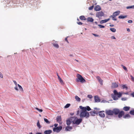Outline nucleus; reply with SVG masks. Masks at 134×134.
<instances>
[{
	"label": "nucleus",
	"mask_w": 134,
	"mask_h": 134,
	"mask_svg": "<svg viewBox=\"0 0 134 134\" xmlns=\"http://www.w3.org/2000/svg\"><path fill=\"white\" fill-rule=\"evenodd\" d=\"M80 114V117L81 118L85 117L87 118L89 117V114L88 112L86 111L85 109H81Z\"/></svg>",
	"instance_id": "nucleus-1"
},
{
	"label": "nucleus",
	"mask_w": 134,
	"mask_h": 134,
	"mask_svg": "<svg viewBox=\"0 0 134 134\" xmlns=\"http://www.w3.org/2000/svg\"><path fill=\"white\" fill-rule=\"evenodd\" d=\"M114 94H112V97L114 100H116L118 99V98H120L122 96L120 92L118 93L116 90L113 91Z\"/></svg>",
	"instance_id": "nucleus-2"
},
{
	"label": "nucleus",
	"mask_w": 134,
	"mask_h": 134,
	"mask_svg": "<svg viewBox=\"0 0 134 134\" xmlns=\"http://www.w3.org/2000/svg\"><path fill=\"white\" fill-rule=\"evenodd\" d=\"M73 124L79 125L82 122V119L81 118L78 119L76 117H72Z\"/></svg>",
	"instance_id": "nucleus-3"
},
{
	"label": "nucleus",
	"mask_w": 134,
	"mask_h": 134,
	"mask_svg": "<svg viewBox=\"0 0 134 134\" xmlns=\"http://www.w3.org/2000/svg\"><path fill=\"white\" fill-rule=\"evenodd\" d=\"M77 78L76 79V81L77 82H80L83 83L86 82L85 80L82 77V76L79 74L77 75Z\"/></svg>",
	"instance_id": "nucleus-4"
},
{
	"label": "nucleus",
	"mask_w": 134,
	"mask_h": 134,
	"mask_svg": "<svg viewBox=\"0 0 134 134\" xmlns=\"http://www.w3.org/2000/svg\"><path fill=\"white\" fill-rule=\"evenodd\" d=\"M62 127L60 126L56 127H54L53 128V130L54 132H59L61 130H62Z\"/></svg>",
	"instance_id": "nucleus-5"
},
{
	"label": "nucleus",
	"mask_w": 134,
	"mask_h": 134,
	"mask_svg": "<svg viewBox=\"0 0 134 134\" xmlns=\"http://www.w3.org/2000/svg\"><path fill=\"white\" fill-rule=\"evenodd\" d=\"M72 117H70L68 118L66 121V124L68 125H69L71 122L73 123Z\"/></svg>",
	"instance_id": "nucleus-6"
},
{
	"label": "nucleus",
	"mask_w": 134,
	"mask_h": 134,
	"mask_svg": "<svg viewBox=\"0 0 134 134\" xmlns=\"http://www.w3.org/2000/svg\"><path fill=\"white\" fill-rule=\"evenodd\" d=\"M80 108L81 109H85V110L86 111L87 110L89 111L91 110V108L88 106H87L86 107H83L81 106H80Z\"/></svg>",
	"instance_id": "nucleus-7"
},
{
	"label": "nucleus",
	"mask_w": 134,
	"mask_h": 134,
	"mask_svg": "<svg viewBox=\"0 0 134 134\" xmlns=\"http://www.w3.org/2000/svg\"><path fill=\"white\" fill-rule=\"evenodd\" d=\"M106 114L109 115H113V110H106L105 111Z\"/></svg>",
	"instance_id": "nucleus-8"
},
{
	"label": "nucleus",
	"mask_w": 134,
	"mask_h": 134,
	"mask_svg": "<svg viewBox=\"0 0 134 134\" xmlns=\"http://www.w3.org/2000/svg\"><path fill=\"white\" fill-rule=\"evenodd\" d=\"M113 114H114L115 115H116L119 113L120 110L119 109L117 108H115L113 110Z\"/></svg>",
	"instance_id": "nucleus-9"
},
{
	"label": "nucleus",
	"mask_w": 134,
	"mask_h": 134,
	"mask_svg": "<svg viewBox=\"0 0 134 134\" xmlns=\"http://www.w3.org/2000/svg\"><path fill=\"white\" fill-rule=\"evenodd\" d=\"M104 15V14L102 12H98L96 14V16L98 18L103 16Z\"/></svg>",
	"instance_id": "nucleus-10"
},
{
	"label": "nucleus",
	"mask_w": 134,
	"mask_h": 134,
	"mask_svg": "<svg viewBox=\"0 0 134 134\" xmlns=\"http://www.w3.org/2000/svg\"><path fill=\"white\" fill-rule=\"evenodd\" d=\"M125 114L124 112L123 111H119V113L118 114V117L119 118H120L123 116Z\"/></svg>",
	"instance_id": "nucleus-11"
},
{
	"label": "nucleus",
	"mask_w": 134,
	"mask_h": 134,
	"mask_svg": "<svg viewBox=\"0 0 134 134\" xmlns=\"http://www.w3.org/2000/svg\"><path fill=\"white\" fill-rule=\"evenodd\" d=\"M96 78L98 79L101 85H103V80H102L99 76H97L96 77Z\"/></svg>",
	"instance_id": "nucleus-12"
},
{
	"label": "nucleus",
	"mask_w": 134,
	"mask_h": 134,
	"mask_svg": "<svg viewBox=\"0 0 134 134\" xmlns=\"http://www.w3.org/2000/svg\"><path fill=\"white\" fill-rule=\"evenodd\" d=\"M104 111H99L98 113L99 115L100 116L102 117H104L105 116V115L104 113Z\"/></svg>",
	"instance_id": "nucleus-13"
},
{
	"label": "nucleus",
	"mask_w": 134,
	"mask_h": 134,
	"mask_svg": "<svg viewBox=\"0 0 134 134\" xmlns=\"http://www.w3.org/2000/svg\"><path fill=\"white\" fill-rule=\"evenodd\" d=\"M95 101L96 102H99L100 100L99 97L97 96H95L94 97Z\"/></svg>",
	"instance_id": "nucleus-14"
},
{
	"label": "nucleus",
	"mask_w": 134,
	"mask_h": 134,
	"mask_svg": "<svg viewBox=\"0 0 134 134\" xmlns=\"http://www.w3.org/2000/svg\"><path fill=\"white\" fill-rule=\"evenodd\" d=\"M57 121L58 122L60 123L61 122L62 119L61 117L60 116H59L57 117Z\"/></svg>",
	"instance_id": "nucleus-15"
},
{
	"label": "nucleus",
	"mask_w": 134,
	"mask_h": 134,
	"mask_svg": "<svg viewBox=\"0 0 134 134\" xmlns=\"http://www.w3.org/2000/svg\"><path fill=\"white\" fill-rule=\"evenodd\" d=\"M57 42L56 41H55V43H52V44L54 47L56 48H59V46L58 44L57 43Z\"/></svg>",
	"instance_id": "nucleus-16"
},
{
	"label": "nucleus",
	"mask_w": 134,
	"mask_h": 134,
	"mask_svg": "<svg viewBox=\"0 0 134 134\" xmlns=\"http://www.w3.org/2000/svg\"><path fill=\"white\" fill-rule=\"evenodd\" d=\"M52 131L51 130H49L45 131L44 132V134H50L52 132Z\"/></svg>",
	"instance_id": "nucleus-17"
},
{
	"label": "nucleus",
	"mask_w": 134,
	"mask_h": 134,
	"mask_svg": "<svg viewBox=\"0 0 134 134\" xmlns=\"http://www.w3.org/2000/svg\"><path fill=\"white\" fill-rule=\"evenodd\" d=\"M72 129L71 126H68L66 127L65 130L66 131H70Z\"/></svg>",
	"instance_id": "nucleus-18"
},
{
	"label": "nucleus",
	"mask_w": 134,
	"mask_h": 134,
	"mask_svg": "<svg viewBox=\"0 0 134 134\" xmlns=\"http://www.w3.org/2000/svg\"><path fill=\"white\" fill-rule=\"evenodd\" d=\"M101 9L99 5H97L94 8V9L96 11H99Z\"/></svg>",
	"instance_id": "nucleus-19"
},
{
	"label": "nucleus",
	"mask_w": 134,
	"mask_h": 134,
	"mask_svg": "<svg viewBox=\"0 0 134 134\" xmlns=\"http://www.w3.org/2000/svg\"><path fill=\"white\" fill-rule=\"evenodd\" d=\"M118 85L116 83H113L112 84L111 87L113 88H117L118 87Z\"/></svg>",
	"instance_id": "nucleus-20"
},
{
	"label": "nucleus",
	"mask_w": 134,
	"mask_h": 134,
	"mask_svg": "<svg viewBox=\"0 0 134 134\" xmlns=\"http://www.w3.org/2000/svg\"><path fill=\"white\" fill-rule=\"evenodd\" d=\"M130 109V107H129L126 106L123 107V110L125 111H127L129 110Z\"/></svg>",
	"instance_id": "nucleus-21"
},
{
	"label": "nucleus",
	"mask_w": 134,
	"mask_h": 134,
	"mask_svg": "<svg viewBox=\"0 0 134 134\" xmlns=\"http://www.w3.org/2000/svg\"><path fill=\"white\" fill-rule=\"evenodd\" d=\"M109 20L110 19L109 18L105 20H102L100 21V24H102L103 23H105Z\"/></svg>",
	"instance_id": "nucleus-22"
},
{
	"label": "nucleus",
	"mask_w": 134,
	"mask_h": 134,
	"mask_svg": "<svg viewBox=\"0 0 134 134\" xmlns=\"http://www.w3.org/2000/svg\"><path fill=\"white\" fill-rule=\"evenodd\" d=\"M87 22H92L94 21V19L92 18L88 17L86 19Z\"/></svg>",
	"instance_id": "nucleus-23"
},
{
	"label": "nucleus",
	"mask_w": 134,
	"mask_h": 134,
	"mask_svg": "<svg viewBox=\"0 0 134 134\" xmlns=\"http://www.w3.org/2000/svg\"><path fill=\"white\" fill-rule=\"evenodd\" d=\"M120 13V12L119 11H117L115 12L113 14V15H114L116 16L118 15Z\"/></svg>",
	"instance_id": "nucleus-24"
},
{
	"label": "nucleus",
	"mask_w": 134,
	"mask_h": 134,
	"mask_svg": "<svg viewBox=\"0 0 134 134\" xmlns=\"http://www.w3.org/2000/svg\"><path fill=\"white\" fill-rule=\"evenodd\" d=\"M94 110H94L93 111L94 112L95 114H98V112H99V109L98 108H94Z\"/></svg>",
	"instance_id": "nucleus-25"
},
{
	"label": "nucleus",
	"mask_w": 134,
	"mask_h": 134,
	"mask_svg": "<svg viewBox=\"0 0 134 134\" xmlns=\"http://www.w3.org/2000/svg\"><path fill=\"white\" fill-rule=\"evenodd\" d=\"M130 115L129 114H127L123 116V118L126 119L127 118H130Z\"/></svg>",
	"instance_id": "nucleus-26"
},
{
	"label": "nucleus",
	"mask_w": 134,
	"mask_h": 134,
	"mask_svg": "<svg viewBox=\"0 0 134 134\" xmlns=\"http://www.w3.org/2000/svg\"><path fill=\"white\" fill-rule=\"evenodd\" d=\"M79 18L81 20H86V19L85 18L84 16L83 15L80 16Z\"/></svg>",
	"instance_id": "nucleus-27"
},
{
	"label": "nucleus",
	"mask_w": 134,
	"mask_h": 134,
	"mask_svg": "<svg viewBox=\"0 0 134 134\" xmlns=\"http://www.w3.org/2000/svg\"><path fill=\"white\" fill-rule=\"evenodd\" d=\"M127 17V15L125 16H123L122 15H121L119 16L118 18L119 19H124L125 18H126Z\"/></svg>",
	"instance_id": "nucleus-28"
},
{
	"label": "nucleus",
	"mask_w": 134,
	"mask_h": 134,
	"mask_svg": "<svg viewBox=\"0 0 134 134\" xmlns=\"http://www.w3.org/2000/svg\"><path fill=\"white\" fill-rule=\"evenodd\" d=\"M115 17V16L113 15H111L110 17V18H112V19L113 20H116L117 19Z\"/></svg>",
	"instance_id": "nucleus-29"
},
{
	"label": "nucleus",
	"mask_w": 134,
	"mask_h": 134,
	"mask_svg": "<svg viewBox=\"0 0 134 134\" xmlns=\"http://www.w3.org/2000/svg\"><path fill=\"white\" fill-rule=\"evenodd\" d=\"M37 125L39 129L41 128V126L40 125V123L39 122V120H38L37 121Z\"/></svg>",
	"instance_id": "nucleus-30"
},
{
	"label": "nucleus",
	"mask_w": 134,
	"mask_h": 134,
	"mask_svg": "<svg viewBox=\"0 0 134 134\" xmlns=\"http://www.w3.org/2000/svg\"><path fill=\"white\" fill-rule=\"evenodd\" d=\"M75 99L77 101L80 102L81 100L80 98L77 96H75Z\"/></svg>",
	"instance_id": "nucleus-31"
},
{
	"label": "nucleus",
	"mask_w": 134,
	"mask_h": 134,
	"mask_svg": "<svg viewBox=\"0 0 134 134\" xmlns=\"http://www.w3.org/2000/svg\"><path fill=\"white\" fill-rule=\"evenodd\" d=\"M44 121L47 124H49L50 123V122L48 120V119L46 118L44 119Z\"/></svg>",
	"instance_id": "nucleus-32"
},
{
	"label": "nucleus",
	"mask_w": 134,
	"mask_h": 134,
	"mask_svg": "<svg viewBox=\"0 0 134 134\" xmlns=\"http://www.w3.org/2000/svg\"><path fill=\"white\" fill-rule=\"evenodd\" d=\"M122 87L123 89L125 88L126 90H127L128 88L127 86L126 85H123L122 86Z\"/></svg>",
	"instance_id": "nucleus-33"
},
{
	"label": "nucleus",
	"mask_w": 134,
	"mask_h": 134,
	"mask_svg": "<svg viewBox=\"0 0 134 134\" xmlns=\"http://www.w3.org/2000/svg\"><path fill=\"white\" fill-rule=\"evenodd\" d=\"M110 30L113 32H115L116 31L115 29L114 28H110Z\"/></svg>",
	"instance_id": "nucleus-34"
},
{
	"label": "nucleus",
	"mask_w": 134,
	"mask_h": 134,
	"mask_svg": "<svg viewBox=\"0 0 134 134\" xmlns=\"http://www.w3.org/2000/svg\"><path fill=\"white\" fill-rule=\"evenodd\" d=\"M95 112H94V111H92L90 112V114L92 116H94L95 115Z\"/></svg>",
	"instance_id": "nucleus-35"
},
{
	"label": "nucleus",
	"mask_w": 134,
	"mask_h": 134,
	"mask_svg": "<svg viewBox=\"0 0 134 134\" xmlns=\"http://www.w3.org/2000/svg\"><path fill=\"white\" fill-rule=\"evenodd\" d=\"M130 113L131 115H134V110L130 111Z\"/></svg>",
	"instance_id": "nucleus-36"
},
{
	"label": "nucleus",
	"mask_w": 134,
	"mask_h": 134,
	"mask_svg": "<svg viewBox=\"0 0 134 134\" xmlns=\"http://www.w3.org/2000/svg\"><path fill=\"white\" fill-rule=\"evenodd\" d=\"M70 105V104H67L64 107L65 108H67L69 107V106Z\"/></svg>",
	"instance_id": "nucleus-37"
},
{
	"label": "nucleus",
	"mask_w": 134,
	"mask_h": 134,
	"mask_svg": "<svg viewBox=\"0 0 134 134\" xmlns=\"http://www.w3.org/2000/svg\"><path fill=\"white\" fill-rule=\"evenodd\" d=\"M98 26H99V27L100 28H103L105 27V26H104L102 25H98Z\"/></svg>",
	"instance_id": "nucleus-38"
},
{
	"label": "nucleus",
	"mask_w": 134,
	"mask_h": 134,
	"mask_svg": "<svg viewBox=\"0 0 134 134\" xmlns=\"http://www.w3.org/2000/svg\"><path fill=\"white\" fill-rule=\"evenodd\" d=\"M121 66L122 67L123 69L125 70H127V68L125 67L123 65H122Z\"/></svg>",
	"instance_id": "nucleus-39"
},
{
	"label": "nucleus",
	"mask_w": 134,
	"mask_h": 134,
	"mask_svg": "<svg viewBox=\"0 0 134 134\" xmlns=\"http://www.w3.org/2000/svg\"><path fill=\"white\" fill-rule=\"evenodd\" d=\"M35 109L36 110H38V111H39L41 112H42L43 111L42 109H39L38 108H35Z\"/></svg>",
	"instance_id": "nucleus-40"
},
{
	"label": "nucleus",
	"mask_w": 134,
	"mask_h": 134,
	"mask_svg": "<svg viewBox=\"0 0 134 134\" xmlns=\"http://www.w3.org/2000/svg\"><path fill=\"white\" fill-rule=\"evenodd\" d=\"M94 6H91L89 8V9L90 10H91L93 9V8Z\"/></svg>",
	"instance_id": "nucleus-41"
},
{
	"label": "nucleus",
	"mask_w": 134,
	"mask_h": 134,
	"mask_svg": "<svg viewBox=\"0 0 134 134\" xmlns=\"http://www.w3.org/2000/svg\"><path fill=\"white\" fill-rule=\"evenodd\" d=\"M92 96L91 95H88L87 96V97L90 99H91L92 98Z\"/></svg>",
	"instance_id": "nucleus-42"
},
{
	"label": "nucleus",
	"mask_w": 134,
	"mask_h": 134,
	"mask_svg": "<svg viewBox=\"0 0 134 134\" xmlns=\"http://www.w3.org/2000/svg\"><path fill=\"white\" fill-rule=\"evenodd\" d=\"M59 80L62 84H63V81L62 80V79H59Z\"/></svg>",
	"instance_id": "nucleus-43"
},
{
	"label": "nucleus",
	"mask_w": 134,
	"mask_h": 134,
	"mask_svg": "<svg viewBox=\"0 0 134 134\" xmlns=\"http://www.w3.org/2000/svg\"><path fill=\"white\" fill-rule=\"evenodd\" d=\"M19 88L20 90H21L22 92L23 91V88L22 87L20 86L19 87Z\"/></svg>",
	"instance_id": "nucleus-44"
},
{
	"label": "nucleus",
	"mask_w": 134,
	"mask_h": 134,
	"mask_svg": "<svg viewBox=\"0 0 134 134\" xmlns=\"http://www.w3.org/2000/svg\"><path fill=\"white\" fill-rule=\"evenodd\" d=\"M122 100L123 101H125L126 100L127 98H121Z\"/></svg>",
	"instance_id": "nucleus-45"
},
{
	"label": "nucleus",
	"mask_w": 134,
	"mask_h": 134,
	"mask_svg": "<svg viewBox=\"0 0 134 134\" xmlns=\"http://www.w3.org/2000/svg\"><path fill=\"white\" fill-rule=\"evenodd\" d=\"M77 24L79 25H81L82 24V23L80 22H77Z\"/></svg>",
	"instance_id": "nucleus-46"
},
{
	"label": "nucleus",
	"mask_w": 134,
	"mask_h": 134,
	"mask_svg": "<svg viewBox=\"0 0 134 134\" xmlns=\"http://www.w3.org/2000/svg\"><path fill=\"white\" fill-rule=\"evenodd\" d=\"M0 77L1 78H3V76L2 74L0 72Z\"/></svg>",
	"instance_id": "nucleus-47"
},
{
	"label": "nucleus",
	"mask_w": 134,
	"mask_h": 134,
	"mask_svg": "<svg viewBox=\"0 0 134 134\" xmlns=\"http://www.w3.org/2000/svg\"><path fill=\"white\" fill-rule=\"evenodd\" d=\"M68 37H66L65 39V41H66V42H67L68 43H69V42L68 40H67V38H68Z\"/></svg>",
	"instance_id": "nucleus-48"
},
{
	"label": "nucleus",
	"mask_w": 134,
	"mask_h": 134,
	"mask_svg": "<svg viewBox=\"0 0 134 134\" xmlns=\"http://www.w3.org/2000/svg\"><path fill=\"white\" fill-rule=\"evenodd\" d=\"M111 39H116V38L115 37H114V36H112L111 37Z\"/></svg>",
	"instance_id": "nucleus-49"
},
{
	"label": "nucleus",
	"mask_w": 134,
	"mask_h": 134,
	"mask_svg": "<svg viewBox=\"0 0 134 134\" xmlns=\"http://www.w3.org/2000/svg\"><path fill=\"white\" fill-rule=\"evenodd\" d=\"M131 95L132 96V97H134V92H133L131 94Z\"/></svg>",
	"instance_id": "nucleus-50"
},
{
	"label": "nucleus",
	"mask_w": 134,
	"mask_h": 134,
	"mask_svg": "<svg viewBox=\"0 0 134 134\" xmlns=\"http://www.w3.org/2000/svg\"><path fill=\"white\" fill-rule=\"evenodd\" d=\"M13 82H14V84H15V85L16 86L17 85V83L16 82V81H15V80H14V81H13Z\"/></svg>",
	"instance_id": "nucleus-51"
},
{
	"label": "nucleus",
	"mask_w": 134,
	"mask_h": 134,
	"mask_svg": "<svg viewBox=\"0 0 134 134\" xmlns=\"http://www.w3.org/2000/svg\"><path fill=\"white\" fill-rule=\"evenodd\" d=\"M132 21L131 20H129L128 21V22L129 23H132Z\"/></svg>",
	"instance_id": "nucleus-52"
},
{
	"label": "nucleus",
	"mask_w": 134,
	"mask_h": 134,
	"mask_svg": "<svg viewBox=\"0 0 134 134\" xmlns=\"http://www.w3.org/2000/svg\"><path fill=\"white\" fill-rule=\"evenodd\" d=\"M93 35H94L95 37H98L99 36V35H97L95 34H93Z\"/></svg>",
	"instance_id": "nucleus-53"
},
{
	"label": "nucleus",
	"mask_w": 134,
	"mask_h": 134,
	"mask_svg": "<svg viewBox=\"0 0 134 134\" xmlns=\"http://www.w3.org/2000/svg\"><path fill=\"white\" fill-rule=\"evenodd\" d=\"M131 80L132 81H134V78L132 76H131Z\"/></svg>",
	"instance_id": "nucleus-54"
},
{
	"label": "nucleus",
	"mask_w": 134,
	"mask_h": 134,
	"mask_svg": "<svg viewBox=\"0 0 134 134\" xmlns=\"http://www.w3.org/2000/svg\"><path fill=\"white\" fill-rule=\"evenodd\" d=\"M14 89L17 91L18 90V89L16 86L15 87H14Z\"/></svg>",
	"instance_id": "nucleus-55"
},
{
	"label": "nucleus",
	"mask_w": 134,
	"mask_h": 134,
	"mask_svg": "<svg viewBox=\"0 0 134 134\" xmlns=\"http://www.w3.org/2000/svg\"><path fill=\"white\" fill-rule=\"evenodd\" d=\"M132 7H133V8H134V5L133 6H131L130 7H127V8H132Z\"/></svg>",
	"instance_id": "nucleus-56"
},
{
	"label": "nucleus",
	"mask_w": 134,
	"mask_h": 134,
	"mask_svg": "<svg viewBox=\"0 0 134 134\" xmlns=\"http://www.w3.org/2000/svg\"><path fill=\"white\" fill-rule=\"evenodd\" d=\"M58 125V124H55L54 125V126L55 127H56Z\"/></svg>",
	"instance_id": "nucleus-57"
},
{
	"label": "nucleus",
	"mask_w": 134,
	"mask_h": 134,
	"mask_svg": "<svg viewBox=\"0 0 134 134\" xmlns=\"http://www.w3.org/2000/svg\"><path fill=\"white\" fill-rule=\"evenodd\" d=\"M110 26V27H113L114 26V25L113 24H111L109 25Z\"/></svg>",
	"instance_id": "nucleus-58"
},
{
	"label": "nucleus",
	"mask_w": 134,
	"mask_h": 134,
	"mask_svg": "<svg viewBox=\"0 0 134 134\" xmlns=\"http://www.w3.org/2000/svg\"><path fill=\"white\" fill-rule=\"evenodd\" d=\"M127 31L128 32H130V30L129 29H127Z\"/></svg>",
	"instance_id": "nucleus-59"
},
{
	"label": "nucleus",
	"mask_w": 134,
	"mask_h": 134,
	"mask_svg": "<svg viewBox=\"0 0 134 134\" xmlns=\"http://www.w3.org/2000/svg\"><path fill=\"white\" fill-rule=\"evenodd\" d=\"M58 78L59 79H59H61L59 76H58Z\"/></svg>",
	"instance_id": "nucleus-60"
},
{
	"label": "nucleus",
	"mask_w": 134,
	"mask_h": 134,
	"mask_svg": "<svg viewBox=\"0 0 134 134\" xmlns=\"http://www.w3.org/2000/svg\"><path fill=\"white\" fill-rule=\"evenodd\" d=\"M58 78L59 79H59H61L59 76H58Z\"/></svg>",
	"instance_id": "nucleus-61"
},
{
	"label": "nucleus",
	"mask_w": 134,
	"mask_h": 134,
	"mask_svg": "<svg viewBox=\"0 0 134 134\" xmlns=\"http://www.w3.org/2000/svg\"><path fill=\"white\" fill-rule=\"evenodd\" d=\"M58 78L59 79H59H61L59 76H58Z\"/></svg>",
	"instance_id": "nucleus-62"
},
{
	"label": "nucleus",
	"mask_w": 134,
	"mask_h": 134,
	"mask_svg": "<svg viewBox=\"0 0 134 134\" xmlns=\"http://www.w3.org/2000/svg\"><path fill=\"white\" fill-rule=\"evenodd\" d=\"M36 134H42L41 133L37 132V133Z\"/></svg>",
	"instance_id": "nucleus-63"
},
{
	"label": "nucleus",
	"mask_w": 134,
	"mask_h": 134,
	"mask_svg": "<svg viewBox=\"0 0 134 134\" xmlns=\"http://www.w3.org/2000/svg\"><path fill=\"white\" fill-rule=\"evenodd\" d=\"M70 114V115H73V114H74V113H71Z\"/></svg>",
	"instance_id": "nucleus-64"
}]
</instances>
